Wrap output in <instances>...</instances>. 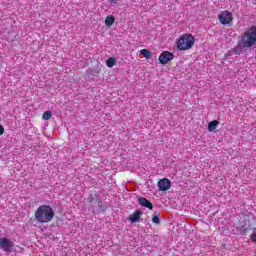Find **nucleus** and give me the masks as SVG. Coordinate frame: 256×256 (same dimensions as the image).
Segmentation results:
<instances>
[{
    "mask_svg": "<svg viewBox=\"0 0 256 256\" xmlns=\"http://www.w3.org/2000/svg\"><path fill=\"white\" fill-rule=\"evenodd\" d=\"M242 49H255L256 47V26H250L240 36L239 43Z\"/></svg>",
    "mask_w": 256,
    "mask_h": 256,
    "instance_id": "1",
    "label": "nucleus"
},
{
    "mask_svg": "<svg viewBox=\"0 0 256 256\" xmlns=\"http://www.w3.org/2000/svg\"><path fill=\"white\" fill-rule=\"evenodd\" d=\"M37 223H51L55 217V211L49 205H41L34 213Z\"/></svg>",
    "mask_w": 256,
    "mask_h": 256,
    "instance_id": "2",
    "label": "nucleus"
},
{
    "mask_svg": "<svg viewBox=\"0 0 256 256\" xmlns=\"http://www.w3.org/2000/svg\"><path fill=\"white\" fill-rule=\"evenodd\" d=\"M177 49H179V51H189V49H192L193 46L195 45V37H193V34H182L177 42Z\"/></svg>",
    "mask_w": 256,
    "mask_h": 256,
    "instance_id": "3",
    "label": "nucleus"
},
{
    "mask_svg": "<svg viewBox=\"0 0 256 256\" xmlns=\"http://www.w3.org/2000/svg\"><path fill=\"white\" fill-rule=\"evenodd\" d=\"M218 20L221 25H229V23H233V13H231L229 10L222 11L218 15Z\"/></svg>",
    "mask_w": 256,
    "mask_h": 256,
    "instance_id": "4",
    "label": "nucleus"
},
{
    "mask_svg": "<svg viewBox=\"0 0 256 256\" xmlns=\"http://www.w3.org/2000/svg\"><path fill=\"white\" fill-rule=\"evenodd\" d=\"M175 59V55L169 51H164L160 54L158 60L161 65H167L169 61H173Z\"/></svg>",
    "mask_w": 256,
    "mask_h": 256,
    "instance_id": "5",
    "label": "nucleus"
},
{
    "mask_svg": "<svg viewBox=\"0 0 256 256\" xmlns=\"http://www.w3.org/2000/svg\"><path fill=\"white\" fill-rule=\"evenodd\" d=\"M159 191H169L171 189V180L167 178H162L158 181Z\"/></svg>",
    "mask_w": 256,
    "mask_h": 256,
    "instance_id": "6",
    "label": "nucleus"
},
{
    "mask_svg": "<svg viewBox=\"0 0 256 256\" xmlns=\"http://www.w3.org/2000/svg\"><path fill=\"white\" fill-rule=\"evenodd\" d=\"M13 247V242L10 241L7 238H0V249H3V251H10Z\"/></svg>",
    "mask_w": 256,
    "mask_h": 256,
    "instance_id": "7",
    "label": "nucleus"
},
{
    "mask_svg": "<svg viewBox=\"0 0 256 256\" xmlns=\"http://www.w3.org/2000/svg\"><path fill=\"white\" fill-rule=\"evenodd\" d=\"M141 215H143V212H141V210H136L130 215L129 221H131V223H141Z\"/></svg>",
    "mask_w": 256,
    "mask_h": 256,
    "instance_id": "8",
    "label": "nucleus"
},
{
    "mask_svg": "<svg viewBox=\"0 0 256 256\" xmlns=\"http://www.w3.org/2000/svg\"><path fill=\"white\" fill-rule=\"evenodd\" d=\"M138 203L142 207H146L147 209H153V203H151V201L147 200L144 197L138 198Z\"/></svg>",
    "mask_w": 256,
    "mask_h": 256,
    "instance_id": "9",
    "label": "nucleus"
},
{
    "mask_svg": "<svg viewBox=\"0 0 256 256\" xmlns=\"http://www.w3.org/2000/svg\"><path fill=\"white\" fill-rule=\"evenodd\" d=\"M95 197V207H98L99 211H103V201L101 200V198H99V195H97V193L94 194Z\"/></svg>",
    "mask_w": 256,
    "mask_h": 256,
    "instance_id": "10",
    "label": "nucleus"
},
{
    "mask_svg": "<svg viewBox=\"0 0 256 256\" xmlns=\"http://www.w3.org/2000/svg\"><path fill=\"white\" fill-rule=\"evenodd\" d=\"M113 23H115V16H113V15L107 16L105 19V25L107 27H111L113 25Z\"/></svg>",
    "mask_w": 256,
    "mask_h": 256,
    "instance_id": "11",
    "label": "nucleus"
},
{
    "mask_svg": "<svg viewBox=\"0 0 256 256\" xmlns=\"http://www.w3.org/2000/svg\"><path fill=\"white\" fill-rule=\"evenodd\" d=\"M217 125H219V121L213 120L208 124V131L212 132L217 129Z\"/></svg>",
    "mask_w": 256,
    "mask_h": 256,
    "instance_id": "12",
    "label": "nucleus"
},
{
    "mask_svg": "<svg viewBox=\"0 0 256 256\" xmlns=\"http://www.w3.org/2000/svg\"><path fill=\"white\" fill-rule=\"evenodd\" d=\"M140 55H143V57H145V59H150L152 57L151 51H149L147 49L140 50Z\"/></svg>",
    "mask_w": 256,
    "mask_h": 256,
    "instance_id": "13",
    "label": "nucleus"
},
{
    "mask_svg": "<svg viewBox=\"0 0 256 256\" xmlns=\"http://www.w3.org/2000/svg\"><path fill=\"white\" fill-rule=\"evenodd\" d=\"M117 63V60L113 57L109 58L108 60H106V65L107 67H115V64Z\"/></svg>",
    "mask_w": 256,
    "mask_h": 256,
    "instance_id": "14",
    "label": "nucleus"
},
{
    "mask_svg": "<svg viewBox=\"0 0 256 256\" xmlns=\"http://www.w3.org/2000/svg\"><path fill=\"white\" fill-rule=\"evenodd\" d=\"M51 117H53V113L51 111H45L42 115V119L44 121H49V119H51Z\"/></svg>",
    "mask_w": 256,
    "mask_h": 256,
    "instance_id": "15",
    "label": "nucleus"
},
{
    "mask_svg": "<svg viewBox=\"0 0 256 256\" xmlns=\"http://www.w3.org/2000/svg\"><path fill=\"white\" fill-rule=\"evenodd\" d=\"M152 222L155 223V225H159V223H161V218L159 217V214L153 216Z\"/></svg>",
    "mask_w": 256,
    "mask_h": 256,
    "instance_id": "16",
    "label": "nucleus"
},
{
    "mask_svg": "<svg viewBox=\"0 0 256 256\" xmlns=\"http://www.w3.org/2000/svg\"><path fill=\"white\" fill-rule=\"evenodd\" d=\"M88 202L91 204V207H94V208H95V196L90 195V196L88 197Z\"/></svg>",
    "mask_w": 256,
    "mask_h": 256,
    "instance_id": "17",
    "label": "nucleus"
},
{
    "mask_svg": "<svg viewBox=\"0 0 256 256\" xmlns=\"http://www.w3.org/2000/svg\"><path fill=\"white\" fill-rule=\"evenodd\" d=\"M250 239L252 243H256V228L253 229V232L250 235Z\"/></svg>",
    "mask_w": 256,
    "mask_h": 256,
    "instance_id": "18",
    "label": "nucleus"
},
{
    "mask_svg": "<svg viewBox=\"0 0 256 256\" xmlns=\"http://www.w3.org/2000/svg\"><path fill=\"white\" fill-rule=\"evenodd\" d=\"M3 133H5V128L3 125H0V136L3 135Z\"/></svg>",
    "mask_w": 256,
    "mask_h": 256,
    "instance_id": "19",
    "label": "nucleus"
},
{
    "mask_svg": "<svg viewBox=\"0 0 256 256\" xmlns=\"http://www.w3.org/2000/svg\"><path fill=\"white\" fill-rule=\"evenodd\" d=\"M110 3H115L117 0H109Z\"/></svg>",
    "mask_w": 256,
    "mask_h": 256,
    "instance_id": "20",
    "label": "nucleus"
}]
</instances>
